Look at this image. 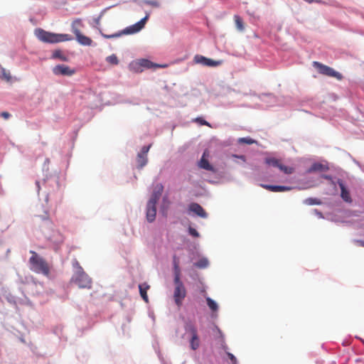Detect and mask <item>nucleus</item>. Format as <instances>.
<instances>
[{"instance_id":"obj_1","label":"nucleus","mask_w":364,"mask_h":364,"mask_svg":"<svg viewBox=\"0 0 364 364\" xmlns=\"http://www.w3.org/2000/svg\"><path fill=\"white\" fill-rule=\"evenodd\" d=\"M34 33L38 40L47 43H57L73 40L72 36L69 34L54 33L42 28H36Z\"/></svg>"},{"instance_id":"obj_2","label":"nucleus","mask_w":364,"mask_h":364,"mask_svg":"<svg viewBox=\"0 0 364 364\" xmlns=\"http://www.w3.org/2000/svg\"><path fill=\"white\" fill-rule=\"evenodd\" d=\"M31 257L29 258L30 269L33 272L48 276L50 267L45 259L38 255L35 251L31 250Z\"/></svg>"},{"instance_id":"obj_3","label":"nucleus","mask_w":364,"mask_h":364,"mask_svg":"<svg viewBox=\"0 0 364 364\" xmlns=\"http://www.w3.org/2000/svg\"><path fill=\"white\" fill-rule=\"evenodd\" d=\"M73 281L79 288L90 289L92 287V279L81 267H79L78 270L73 276Z\"/></svg>"},{"instance_id":"obj_4","label":"nucleus","mask_w":364,"mask_h":364,"mask_svg":"<svg viewBox=\"0 0 364 364\" xmlns=\"http://www.w3.org/2000/svg\"><path fill=\"white\" fill-rule=\"evenodd\" d=\"M185 330L186 333L191 334L190 346L191 349L196 350L200 346V340L196 327L191 322H188L185 325Z\"/></svg>"},{"instance_id":"obj_5","label":"nucleus","mask_w":364,"mask_h":364,"mask_svg":"<svg viewBox=\"0 0 364 364\" xmlns=\"http://www.w3.org/2000/svg\"><path fill=\"white\" fill-rule=\"evenodd\" d=\"M313 65L316 68L318 69L319 73H321L322 75L329 76V77H333L338 80H341L343 77L342 75L340 73L334 70L331 67H328L327 65H323L321 63L316 62V61H314L313 63Z\"/></svg>"},{"instance_id":"obj_6","label":"nucleus","mask_w":364,"mask_h":364,"mask_svg":"<svg viewBox=\"0 0 364 364\" xmlns=\"http://www.w3.org/2000/svg\"><path fill=\"white\" fill-rule=\"evenodd\" d=\"M149 18V14L146 16L135 24L126 28L122 32V34H133L141 31L145 26L147 20Z\"/></svg>"},{"instance_id":"obj_7","label":"nucleus","mask_w":364,"mask_h":364,"mask_svg":"<svg viewBox=\"0 0 364 364\" xmlns=\"http://www.w3.org/2000/svg\"><path fill=\"white\" fill-rule=\"evenodd\" d=\"M173 296L176 306L178 308H181L183 304V301L186 296V289L185 286L175 287Z\"/></svg>"},{"instance_id":"obj_8","label":"nucleus","mask_w":364,"mask_h":364,"mask_svg":"<svg viewBox=\"0 0 364 364\" xmlns=\"http://www.w3.org/2000/svg\"><path fill=\"white\" fill-rule=\"evenodd\" d=\"M194 62L208 67H217L222 64V60H214L200 55H195Z\"/></svg>"},{"instance_id":"obj_9","label":"nucleus","mask_w":364,"mask_h":364,"mask_svg":"<svg viewBox=\"0 0 364 364\" xmlns=\"http://www.w3.org/2000/svg\"><path fill=\"white\" fill-rule=\"evenodd\" d=\"M53 73L55 75L71 76L75 73V70L65 65H58L53 68Z\"/></svg>"},{"instance_id":"obj_10","label":"nucleus","mask_w":364,"mask_h":364,"mask_svg":"<svg viewBox=\"0 0 364 364\" xmlns=\"http://www.w3.org/2000/svg\"><path fill=\"white\" fill-rule=\"evenodd\" d=\"M189 210L194 213L198 216L206 218L208 217L207 213L205 211V210L203 208V207L196 203H192L189 205L188 208Z\"/></svg>"},{"instance_id":"obj_11","label":"nucleus","mask_w":364,"mask_h":364,"mask_svg":"<svg viewBox=\"0 0 364 364\" xmlns=\"http://www.w3.org/2000/svg\"><path fill=\"white\" fill-rule=\"evenodd\" d=\"M155 203L148 202L146 205V220L148 222L151 223L156 218V208Z\"/></svg>"},{"instance_id":"obj_12","label":"nucleus","mask_w":364,"mask_h":364,"mask_svg":"<svg viewBox=\"0 0 364 364\" xmlns=\"http://www.w3.org/2000/svg\"><path fill=\"white\" fill-rule=\"evenodd\" d=\"M163 191L164 186H162V184H156L152 193V195L148 202H152L153 203L156 204L162 194Z\"/></svg>"},{"instance_id":"obj_13","label":"nucleus","mask_w":364,"mask_h":364,"mask_svg":"<svg viewBox=\"0 0 364 364\" xmlns=\"http://www.w3.org/2000/svg\"><path fill=\"white\" fill-rule=\"evenodd\" d=\"M206 156H208V153L207 151H205L198 163V166L200 168H203L205 170L213 171L214 168L212 165L210 164L208 160L206 159Z\"/></svg>"},{"instance_id":"obj_14","label":"nucleus","mask_w":364,"mask_h":364,"mask_svg":"<svg viewBox=\"0 0 364 364\" xmlns=\"http://www.w3.org/2000/svg\"><path fill=\"white\" fill-rule=\"evenodd\" d=\"M262 188L272 192H284L291 190V187L285 186H273V185H267V184H261Z\"/></svg>"},{"instance_id":"obj_15","label":"nucleus","mask_w":364,"mask_h":364,"mask_svg":"<svg viewBox=\"0 0 364 364\" xmlns=\"http://www.w3.org/2000/svg\"><path fill=\"white\" fill-rule=\"evenodd\" d=\"M338 183L341 188V197L342 199L347 202V203H351L352 199L350 195L349 191L346 189V186H344L343 181L341 180L338 181Z\"/></svg>"},{"instance_id":"obj_16","label":"nucleus","mask_w":364,"mask_h":364,"mask_svg":"<svg viewBox=\"0 0 364 364\" xmlns=\"http://www.w3.org/2000/svg\"><path fill=\"white\" fill-rule=\"evenodd\" d=\"M75 37H76V40L77 41V42L82 46H91L92 45V40L90 38L82 34L81 32L79 33H77V34L75 35Z\"/></svg>"},{"instance_id":"obj_17","label":"nucleus","mask_w":364,"mask_h":364,"mask_svg":"<svg viewBox=\"0 0 364 364\" xmlns=\"http://www.w3.org/2000/svg\"><path fill=\"white\" fill-rule=\"evenodd\" d=\"M149 288L150 286L146 283H143L139 285L140 295L146 303L149 302V298L146 292Z\"/></svg>"},{"instance_id":"obj_18","label":"nucleus","mask_w":364,"mask_h":364,"mask_svg":"<svg viewBox=\"0 0 364 364\" xmlns=\"http://www.w3.org/2000/svg\"><path fill=\"white\" fill-rule=\"evenodd\" d=\"M328 169V166L321 163H314L309 168L308 173L316 172V171H325Z\"/></svg>"},{"instance_id":"obj_19","label":"nucleus","mask_w":364,"mask_h":364,"mask_svg":"<svg viewBox=\"0 0 364 364\" xmlns=\"http://www.w3.org/2000/svg\"><path fill=\"white\" fill-rule=\"evenodd\" d=\"M138 60L139 63L141 64V68H142L143 70L144 68L149 69V68H152L161 67L159 65L154 64V63H152L151 61H150L149 60H147V59L142 58V59H139V60Z\"/></svg>"},{"instance_id":"obj_20","label":"nucleus","mask_w":364,"mask_h":364,"mask_svg":"<svg viewBox=\"0 0 364 364\" xmlns=\"http://www.w3.org/2000/svg\"><path fill=\"white\" fill-rule=\"evenodd\" d=\"M129 69L133 73H141L144 71L141 64L139 63L138 60H134L131 62L129 65Z\"/></svg>"},{"instance_id":"obj_21","label":"nucleus","mask_w":364,"mask_h":364,"mask_svg":"<svg viewBox=\"0 0 364 364\" xmlns=\"http://www.w3.org/2000/svg\"><path fill=\"white\" fill-rule=\"evenodd\" d=\"M52 58L60 59L62 61H68V58L60 50H55L53 52Z\"/></svg>"},{"instance_id":"obj_22","label":"nucleus","mask_w":364,"mask_h":364,"mask_svg":"<svg viewBox=\"0 0 364 364\" xmlns=\"http://www.w3.org/2000/svg\"><path fill=\"white\" fill-rule=\"evenodd\" d=\"M82 26L81 19H76L72 23V31L75 35L80 33V27Z\"/></svg>"},{"instance_id":"obj_23","label":"nucleus","mask_w":364,"mask_h":364,"mask_svg":"<svg viewBox=\"0 0 364 364\" xmlns=\"http://www.w3.org/2000/svg\"><path fill=\"white\" fill-rule=\"evenodd\" d=\"M147 156L141 155L140 154H137L136 161L139 168H143L147 164Z\"/></svg>"},{"instance_id":"obj_24","label":"nucleus","mask_w":364,"mask_h":364,"mask_svg":"<svg viewBox=\"0 0 364 364\" xmlns=\"http://www.w3.org/2000/svg\"><path fill=\"white\" fill-rule=\"evenodd\" d=\"M234 20L237 29L240 31H243L245 29V26L242 18L238 15H235Z\"/></svg>"},{"instance_id":"obj_25","label":"nucleus","mask_w":364,"mask_h":364,"mask_svg":"<svg viewBox=\"0 0 364 364\" xmlns=\"http://www.w3.org/2000/svg\"><path fill=\"white\" fill-rule=\"evenodd\" d=\"M280 161H281L280 159H276V158H274V157H270V158H266L265 159V163L267 165L272 166H274V167H277V168H278Z\"/></svg>"},{"instance_id":"obj_26","label":"nucleus","mask_w":364,"mask_h":364,"mask_svg":"<svg viewBox=\"0 0 364 364\" xmlns=\"http://www.w3.org/2000/svg\"><path fill=\"white\" fill-rule=\"evenodd\" d=\"M278 168L286 174H291L294 172V168L291 166H287L280 161Z\"/></svg>"},{"instance_id":"obj_27","label":"nucleus","mask_w":364,"mask_h":364,"mask_svg":"<svg viewBox=\"0 0 364 364\" xmlns=\"http://www.w3.org/2000/svg\"><path fill=\"white\" fill-rule=\"evenodd\" d=\"M304 203L308 205H321V200L316 198H308L304 200Z\"/></svg>"},{"instance_id":"obj_28","label":"nucleus","mask_w":364,"mask_h":364,"mask_svg":"<svg viewBox=\"0 0 364 364\" xmlns=\"http://www.w3.org/2000/svg\"><path fill=\"white\" fill-rule=\"evenodd\" d=\"M207 304L213 311H216L218 309V304L212 299L208 297L206 299Z\"/></svg>"},{"instance_id":"obj_29","label":"nucleus","mask_w":364,"mask_h":364,"mask_svg":"<svg viewBox=\"0 0 364 364\" xmlns=\"http://www.w3.org/2000/svg\"><path fill=\"white\" fill-rule=\"evenodd\" d=\"M106 61L112 65H117L119 63V60L116 55L112 54L111 55H109L106 58Z\"/></svg>"},{"instance_id":"obj_30","label":"nucleus","mask_w":364,"mask_h":364,"mask_svg":"<svg viewBox=\"0 0 364 364\" xmlns=\"http://www.w3.org/2000/svg\"><path fill=\"white\" fill-rule=\"evenodd\" d=\"M144 4L151 6L155 8L160 6V3L156 0H144Z\"/></svg>"},{"instance_id":"obj_31","label":"nucleus","mask_w":364,"mask_h":364,"mask_svg":"<svg viewBox=\"0 0 364 364\" xmlns=\"http://www.w3.org/2000/svg\"><path fill=\"white\" fill-rule=\"evenodd\" d=\"M173 282H174L175 287L184 286V284H183V282L181 280V274H175Z\"/></svg>"},{"instance_id":"obj_32","label":"nucleus","mask_w":364,"mask_h":364,"mask_svg":"<svg viewBox=\"0 0 364 364\" xmlns=\"http://www.w3.org/2000/svg\"><path fill=\"white\" fill-rule=\"evenodd\" d=\"M238 141L240 143H244L247 144H252L255 142V141L250 137H244V138H240Z\"/></svg>"},{"instance_id":"obj_33","label":"nucleus","mask_w":364,"mask_h":364,"mask_svg":"<svg viewBox=\"0 0 364 364\" xmlns=\"http://www.w3.org/2000/svg\"><path fill=\"white\" fill-rule=\"evenodd\" d=\"M193 121L199 123L200 125H205L210 127L209 122L203 119L202 117H196Z\"/></svg>"},{"instance_id":"obj_34","label":"nucleus","mask_w":364,"mask_h":364,"mask_svg":"<svg viewBox=\"0 0 364 364\" xmlns=\"http://www.w3.org/2000/svg\"><path fill=\"white\" fill-rule=\"evenodd\" d=\"M208 262L206 259H202L198 261L196 264V266L200 268H204L208 266Z\"/></svg>"},{"instance_id":"obj_35","label":"nucleus","mask_w":364,"mask_h":364,"mask_svg":"<svg viewBox=\"0 0 364 364\" xmlns=\"http://www.w3.org/2000/svg\"><path fill=\"white\" fill-rule=\"evenodd\" d=\"M2 78H4L8 82L10 81V80L11 79L10 73L6 72L5 69H2Z\"/></svg>"},{"instance_id":"obj_36","label":"nucleus","mask_w":364,"mask_h":364,"mask_svg":"<svg viewBox=\"0 0 364 364\" xmlns=\"http://www.w3.org/2000/svg\"><path fill=\"white\" fill-rule=\"evenodd\" d=\"M150 147H151V145H148V146H144L142 148H141V150L140 151V154L141 155H144V156H147V153L149 152V149H150Z\"/></svg>"},{"instance_id":"obj_37","label":"nucleus","mask_w":364,"mask_h":364,"mask_svg":"<svg viewBox=\"0 0 364 364\" xmlns=\"http://www.w3.org/2000/svg\"><path fill=\"white\" fill-rule=\"evenodd\" d=\"M321 178H325V179H326V180L329 181H330V183H331V185H333L334 188H336V183L333 181V178H332V177H331V176H328V175H322V176H321Z\"/></svg>"},{"instance_id":"obj_38","label":"nucleus","mask_w":364,"mask_h":364,"mask_svg":"<svg viewBox=\"0 0 364 364\" xmlns=\"http://www.w3.org/2000/svg\"><path fill=\"white\" fill-rule=\"evenodd\" d=\"M188 232L190 235H191L193 237H197L199 236V233L198 232V231L193 228H189Z\"/></svg>"},{"instance_id":"obj_39","label":"nucleus","mask_w":364,"mask_h":364,"mask_svg":"<svg viewBox=\"0 0 364 364\" xmlns=\"http://www.w3.org/2000/svg\"><path fill=\"white\" fill-rule=\"evenodd\" d=\"M228 356L233 364L237 363V358H235V356L233 354H232L230 353H228Z\"/></svg>"},{"instance_id":"obj_40","label":"nucleus","mask_w":364,"mask_h":364,"mask_svg":"<svg viewBox=\"0 0 364 364\" xmlns=\"http://www.w3.org/2000/svg\"><path fill=\"white\" fill-rule=\"evenodd\" d=\"M173 272H174V275L175 274H181V270H180V268H179V265H174V267H173Z\"/></svg>"},{"instance_id":"obj_41","label":"nucleus","mask_w":364,"mask_h":364,"mask_svg":"<svg viewBox=\"0 0 364 364\" xmlns=\"http://www.w3.org/2000/svg\"><path fill=\"white\" fill-rule=\"evenodd\" d=\"M0 115L5 119H8L11 116V114L7 112H2Z\"/></svg>"},{"instance_id":"obj_42","label":"nucleus","mask_w":364,"mask_h":364,"mask_svg":"<svg viewBox=\"0 0 364 364\" xmlns=\"http://www.w3.org/2000/svg\"><path fill=\"white\" fill-rule=\"evenodd\" d=\"M121 36V33H114L109 36H105L107 38H117Z\"/></svg>"},{"instance_id":"obj_43","label":"nucleus","mask_w":364,"mask_h":364,"mask_svg":"<svg viewBox=\"0 0 364 364\" xmlns=\"http://www.w3.org/2000/svg\"><path fill=\"white\" fill-rule=\"evenodd\" d=\"M173 266L174 265H179V261L178 259L176 257V256L173 257Z\"/></svg>"},{"instance_id":"obj_44","label":"nucleus","mask_w":364,"mask_h":364,"mask_svg":"<svg viewBox=\"0 0 364 364\" xmlns=\"http://www.w3.org/2000/svg\"><path fill=\"white\" fill-rule=\"evenodd\" d=\"M358 243L360 246L364 247V241L360 240V241H358Z\"/></svg>"}]
</instances>
